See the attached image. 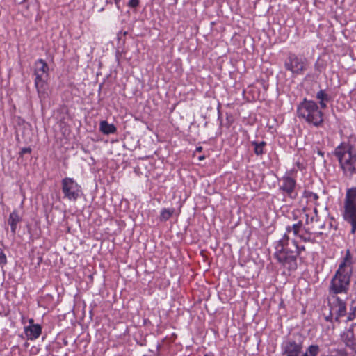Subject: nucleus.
<instances>
[{
    "mask_svg": "<svg viewBox=\"0 0 356 356\" xmlns=\"http://www.w3.org/2000/svg\"><path fill=\"white\" fill-rule=\"evenodd\" d=\"M279 244L275 245V257L284 268L289 270L296 268V257L299 254L297 243L300 241L296 239L291 245H284L283 238L279 240Z\"/></svg>",
    "mask_w": 356,
    "mask_h": 356,
    "instance_id": "obj_1",
    "label": "nucleus"
},
{
    "mask_svg": "<svg viewBox=\"0 0 356 356\" xmlns=\"http://www.w3.org/2000/svg\"><path fill=\"white\" fill-rule=\"evenodd\" d=\"M350 252L347 251L344 261L340 264L335 276L332 278L330 290L334 294L346 292L352 272Z\"/></svg>",
    "mask_w": 356,
    "mask_h": 356,
    "instance_id": "obj_2",
    "label": "nucleus"
},
{
    "mask_svg": "<svg viewBox=\"0 0 356 356\" xmlns=\"http://www.w3.org/2000/svg\"><path fill=\"white\" fill-rule=\"evenodd\" d=\"M48 72V65L44 60L39 59L35 61L34 64L35 86L41 101L46 99L49 96L47 83Z\"/></svg>",
    "mask_w": 356,
    "mask_h": 356,
    "instance_id": "obj_3",
    "label": "nucleus"
},
{
    "mask_svg": "<svg viewBox=\"0 0 356 356\" xmlns=\"http://www.w3.org/2000/svg\"><path fill=\"white\" fill-rule=\"evenodd\" d=\"M334 154L344 171L356 173V147L342 144L336 148Z\"/></svg>",
    "mask_w": 356,
    "mask_h": 356,
    "instance_id": "obj_4",
    "label": "nucleus"
},
{
    "mask_svg": "<svg viewBox=\"0 0 356 356\" xmlns=\"http://www.w3.org/2000/svg\"><path fill=\"white\" fill-rule=\"evenodd\" d=\"M298 115L314 126H318L323 122L322 112L313 101L305 99L298 107Z\"/></svg>",
    "mask_w": 356,
    "mask_h": 356,
    "instance_id": "obj_5",
    "label": "nucleus"
},
{
    "mask_svg": "<svg viewBox=\"0 0 356 356\" xmlns=\"http://www.w3.org/2000/svg\"><path fill=\"white\" fill-rule=\"evenodd\" d=\"M344 219L351 224V233L356 232V187L348 189L344 201Z\"/></svg>",
    "mask_w": 356,
    "mask_h": 356,
    "instance_id": "obj_6",
    "label": "nucleus"
},
{
    "mask_svg": "<svg viewBox=\"0 0 356 356\" xmlns=\"http://www.w3.org/2000/svg\"><path fill=\"white\" fill-rule=\"evenodd\" d=\"M62 191L64 197L70 201H76L80 196V186L72 178L66 177L62 180Z\"/></svg>",
    "mask_w": 356,
    "mask_h": 356,
    "instance_id": "obj_7",
    "label": "nucleus"
},
{
    "mask_svg": "<svg viewBox=\"0 0 356 356\" xmlns=\"http://www.w3.org/2000/svg\"><path fill=\"white\" fill-rule=\"evenodd\" d=\"M285 67L293 74H300L307 68V60L305 58L295 54H290L285 61Z\"/></svg>",
    "mask_w": 356,
    "mask_h": 356,
    "instance_id": "obj_8",
    "label": "nucleus"
},
{
    "mask_svg": "<svg viewBox=\"0 0 356 356\" xmlns=\"http://www.w3.org/2000/svg\"><path fill=\"white\" fill-rule=\"evenodd\" d=\"M330 311L331 318H334L339 321L346 312L345 302L336 295H332L329 298Z\"/></svg>",
    "mask_w": 356,
    "mask_h": 356,
    "instance_id": "obj_9",
    "label": "nucleus"
},
{
    "mask_svg": "<svg viewBox=\"0 0 356 356\" xmlns=\"http://www.w3.org/2000/svg\"><path fill=\"white\" fill-rule=\"evenodd\" d=\"M346 345L356 353V323L352 325L343 334Z\"/></svg>",
    "mask_w": 356,
    "mask_h": 356,
    "instance_id": "obj_10",
    "label": "nucleus"
},
{
    "mask_svg": "<svg viewBox=\"0 0 356 356\" xmlns=\"http://www.w3.org/2000/svg\"><path fill=\"white\" fill-rule=\"evenodd\" d=\"M302 350L300 344L289 341L284 345V353L286 356H299Z\"/></svg>",
    "mask_w": 356,
    "mask_h": 356,
    "instance_id": "obj_11",
    "label": "nucleus"
},
{
    "mask_svg": "<svg viewBox=\"0 0 356 356\" xmlns=\"http://www.w3.org/2000/svg\"><path fill=\"white\" fill-rule=\"evenodd\" d=\"M280 187L283 191L286 192L289 195L292 197L293 191L296 187V181L291 177H284L282 180H280Z\"/></svg>",
    "mask_w": 356,
    "mask_h": 356,
    "instance_id": "obj_12",
    "label": "nucleus"
},
{
    "mask_svg": "<svg viewBox=\"0 0 356 356\" xmlns=\"http://www.w3.org/2000/svg\"><path fill=\"white\" fill-rule=\"evenodd\" d=\"M314 211L316 214V209H314ZM305 216H306V222H307V224H309L310 222L312 223H313L312 227H311V228H309L311 229L310 232L312 233V234H321V230L322 229H323L324 224L321 222L318 218H316L315 222H314V218L312 216L309 219V215L307 213H305ZM316 218H317L316 215Z\"/></svg>",
    "mask_w": 356,
    "mask_h": 356,
    "instance_id": "obj_13",
    "label": "nucleus"
},
{
    "mask_svg": "<svg viewBox=\"0 0 356 356\" xmlns=\"http://www.w3.org/2000/svg\"><path fill=\"white\" fill-rule=\"evenodd\" d=\"M22 221V217L19 215L16 210H14L9 215L8 219V224L10 226L11 232L13 234H15L17 230V226L19 222Z\"/></svg>",
    "mask_w": 356,
    "mask_h": 356,
    "instance_id": "obj_14",
    "label": "nucleus"
},
{
    "mask_svg": "<svg viewBox=\"0 0 356 356\" xmlns=\"http://www.w3.org/2000/svg\"><path fill=\"white\" fill-rule=\"evenodd\" d=\"M41 331L42 328L38 324L32 325L25 328V334L31 340L38 338L41 334Z\"/></svg>",
    "mask_w": 356,
    "mask_h": 356,
    "instance_id": "obj_15",
    "label": "nucleus"
},
{
    "mask_svg": "<svg viewBox=\"0 0 356 356\" xmlns=\"http://www.w3.org/2000/svg\"><path fill=\"white\" fill-rule=\"evenodd\" d=\"M100 131L104 134H113L116 128L113 124H108L106 121H102L99 127Z\"/></svg>",
    "mask_w": 356,
    "mask_h": 356,
    "instance_id": "obj_16",
    "label": "nucleus"
},
{
    "mask_svg": "<svg viewBox=\"0 0 356 356\" xmlns=\"http://www.w3.org/2000/svg\"><path fill=\"white\" fill-rule=\"evenodd\" d=\"M316 97L318 99L320 100L319 103H320L321 107L322 108H326L327 105H326L325 102H328L330 99L327 93H325L323 90H320L317 93Z\"/></svg>",
    "mask_w": 356,
    "mask_h": 356,
    "instance_id": "obj_17",
    "label": "nucleus"
},
{
    "mask_svg": "<svg viewBox=\"0 0 356 356\" xmlns=\"http://www.w3.org/2000/svg\"><path fill=\"white\" fill-rule=\"evenodd\" d=\"M302 198L303 200H306L307 202H311L316 204V201L318 199V196L311 191H305Z\"/></svg>",
    "mask_w": 356,
    "mask_h": 356,
    "instance_id": "obj_18",
    "label": "nucleus"
},
{
    "mask_svg": "<svg viewBox=\"0 0 356 356\" xmlns=\"http://www.w3.org/2000/svg\"><path fill=\"white\" fill-rule=\"evenodd\" d=\"M175 211L174 209H163L160 214V219L163 221L168 220Z\"/></svg>",
    "mask_w": 356,
    "mask_h": 356,
    "instance_id": "obj_19",
    "label": "nucleus"
},
{
    "mask_svg": "<svg viewBox=\"0 0 356 356\" xmlns=\"http://www.w3.org/2000/svg\"><path fill=\"white\" fill-rule=\"evenodd\" d=\"M318 350L319 348L318 346L312 345L302 356H316L318 354Z\"/></svg>",
    "mask_w": 356,
    "mask_h": 356,
    "instance_id": "obj_20",
    "label": "nucleus"
},
{
    "mask_svg": "<svg viewBox=\"0 0 356 356\" xmlns=\"http://www.w3.org/2000/svg\"><path fill=\"white\" fill-rule=\"evenodd\" d=\"M300 227L301 225L300 223L294 224L292 229L289 230V232L290 233L292 232L295 236H298V237L302 238V236L300 234Z\"/></svg>",
    "mask_w": 356,
    "mask_h": 356,
    "instance_id": "obj_21",
    "label": "nucleus"
},
{
    "mask_svg": "<svg viewBox=\"0 0 356 356\" xmlns=\"http://www.w3.org/2000/svg\"><path fill=\"white\" fill-rule=\"evenodd\" d=\"M265 142H261L259 145H256L254 151L257 154H261L263 153V147L265 146Z\"/></svg>",
    "mask_w": 356,
    "mask_h": 356,
    "instance_id": "obj_22",
    "label": "nucleus"
},
{
    "mask_svg": "<svg viewBox=\"0 0 356 356\" xmlns=\"http://www.w3.org/2000/svg\"><path fill=\"white\" fill-rule=\"evenodd\" d=\"M7 262L6 257L2 250H0V264L4 265Z\"/></svg>",
    "mask_w": 356,
    "mask_h": 356,
    "instance_id": "obj_23",
    "label": "nucleus"
},
{
    "mask_svg": "<svg viewBox=\"0 0 356 356\" xmlns=\"http://www.w3.org/2000/svg\"><path fill=\"white\" fill-rule=\"evenodd\" d=\"M139 1L138 0H130L129 2V6L132 8H136L138 6Z\"/></svg>",
    "mask_w": 356,
    "mask_h": 356,
    "instance_id": "obj_24",
    "label": "nucleus"
},
{
    "mask_svg": "<svg viewBox=\"0 0 356 356\" xmlns=\"http://www.w3.org/2000/svg\"><path fill=\"white\" fill-rule=\"evenodd\" d=\"M31 152V149L30 147H24L20 151V155L23 156L25 154H29Z\"/></svg>",
    "mask_w": 356,
    "mask_h": 356,
    "instance_id": "obj_25",
    "label": "nucleus"
},
{
    "mask_svg": "<svg viewBox=\"0 0 356 356\" xmlns=\"http://www.w3.org/2000/svg\"><path fill=\"white\" fill-rule=\"evenodd\" d=\"M355 317H356V306L353 308L352 313L348 316V320H352Z\"/></svg>",
    "mask_w": 356,
    "mask_h": 356,
    "instance_id": "obj_26",
    "label": "nucleus"
},
{
    "mask_svg": "<svg viewBox=\"0 0 356 356\" xmlns=\"http://www.w3.org/2000/svg\"><path fill=\"white\" fill-rule=\"evenodd\" d=\"M26 0H15V1L17 3H22L25 1Z\"/></svg>",
    "mask_w": 356,
    "mask_h": 356,
    "instance_id": "obj_27",
    "label": "nucleus"
},
{
    "mask_svg": "<svg viewBox=\"0 0 356 356\" xmlns=\"http://www.w3.org/2000/svg\"><path fill=\"white\" fill-rule=\"evenodd\" d=\"M201 150H202L201 147H197V151L200 152Z\"/></svg>",
    "mask_w": 356,
    "mask_h": 356,
    "instance_id": "obj_28",
    "label": "nucleus"
},
{
    "mask_svg": "<svg viewBox=\"0 0 356 356\" xmlns=\"http://www.w3.org/2000/svg\"><path fill=\"white\" fill-rule=\"evenodd\" d=\"M114 1H115V4L118 5L120 0H114Z\"/></svg>",
    "mask_w": 356,
    "mask_h": 356,
    "instance_id": "obj_29",
    "label": "nucleus"
},
{
    "mask_svg": "<svg viewBox=\"0 0 356 356\" xmlns=\"http://www.w3.org/2000/svg\"><path fill=\"white\" fill-rule=\"evenodd\" d=\"M29 322H30L31 323H32L33 322V319H31V320L29 321Z\"/></svg>",
    "mask_w": 356,
    "mask_h": 356,
    "instance_id": "obj_30",
    "label": "nucleus"
},
{
    "mask_svg": "<svg viewBox=\"0 0 356 356\" xmlns=\"http://www.w3.org/2000/svg\"><path fill=\"white\" fill-rule=\"evenodd\" d=\"M318 154H319L320 155H323V153H322L321 151H319V152H318Z\"/></svg>",
    "mask_w": 356,
    "mask_h": 356,
    "instance_id": "obj_31",
    "label": "nucleus"
},
{
    "mask_svg": "<svg viewBox=\"0 0 356 356\" xmlns=\"http://www.w3.org/2000/svg\"><path fill=\"white\" fill-rule=\"evenodd\" d=\"M275 217L277 218V214L276 213H275Z\"/></svg>",
    "mask_w": 356,
    "mask_h": 356,
    "instance_id": "obj_32",
    "label": "nucleus"
}]
</instances>
